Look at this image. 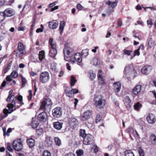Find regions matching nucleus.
Returning a JSON list of instances; mask_svg holds the SVG:
<instances>
[{
    "instance_id": "obj_1",
    "label": "nucleus",
    "mask_w": 156,
    "mask_h": 156,
    "mask_svg": "<svg viewBox=\"0 0 156 156\" xmlns=\"http://www.w3.org/2000/svg\"><path fill=\"white\" fill-rule=\"evenodd\" d=\"M93 101L94 106L98 109L104 108L107 103L104 97L98 94L94 95Z\"/></svg>"
},
{
    "instance_id": "obj_2",
    "label": "nucleus",
    "mask_w": 156,
    "mask_h": 156,
    "mask_svg": "<svg viewBox=\"0 0 156 156\" xmlns=\"http://www.w3.org/2000/svg\"><path fill=\"white\" fill-rule=\"evenodd\" d=\"M8 107L9 109L8 110L6 109H4L3 111V114H1L0 117L1 119L6 117L8 116V113H12L15 109V108L14 109V106L12 103L9 104Z\"/></svg>"
},
{
    "instance_id": "obj_3",
    "label": "nucleus",
    "mask_w": 156,
    "mask_h": 156,
    "mask_svg": "<svg viewBox=\"0 0 156 156\" xmlns=\"http://www.w3.org/2000/svg\"><path fill=\"white\" fill-rule=\"evenodd\" d=\"M50 79L49 73L47 71L42 72L39 76V80L42 83H46L48 82Z\"/></svg>"
},
{
    "instance_id": "obj_4",
    "label": "nucleus",
    "mask_w": 156,
    "mask_h": 156,
    "mask_svg": "<svg viewBox=\"0 0 156 156\" xmlns=\"http://www.w3.org/2000/svg\"><path fill=\"white\" fill-rule=\"evenodd\" d=\"M13 147L17 151L21 150L23 147V144L21 139H17L14 140L12 143Z\"/></svg>"
},
{
    "instance_id": "obj_5",
    "label": "nucleus",
    "mask_w": 156,
    "mask_h": 156,
    "mask_svg": "<svg viewBox=\"0 0 156 156\" xmlns=\"http://www.w3.org/2000/svg\"><path fill=\"white\" fill-rule=\"evenodd\" d=\"M52 104L50 98H44L42 102L40 109L44 111L48 107L52 105Z\"/></svg>"
},
{
    "instance_id": "obj_6",
    "label": "nucleus",
    "mask_w": 156,
    "mask_h": 156,
    "mask_svg": "<svg viewBox=\"0 0 156 156\" xmlns=\"http://www.w3.org/2000/svg\"><path fill=\"white\" fill-rule=\"evenodd\" d=\"M83 144L86 145L92 144L94 143L93 136L90 134H87V136L83 139Z\"/></svg>"
},
{
    "instance_id": "obj_7",
    "label": "nucleus",
    "mask_w": 156,
    "mask_h": 156,
    "mask_svg": "<svg viewBox=\"0 0 156 156\" xmlns=\"http://www.w3.org/2000/svg\"><path fill=\"white\" fill-rule=\"evenodd\" d=\"M72 51V49L69 47L65 45V47L63 50V53L64 55V59L66 61H68V58Z\"/></svg>"
},
{
    "instance_id": "obj_8",
    "label": "nucleus",
    "mask_w": 156,
    "mask_h": 156,
    "mask_svg": "<svg viewBox=\"0 0 156 156\" xmlns=\"http://www.w3.org/2000/svg\"><path fill=\"white\" fill-rule=\"evenodd\" d=\"M18 49L20 53V55L18 53H16V55L18 57L21 56V55H24L26 53L25 51V47L23 44L21 42H19L18 45Z\"/></svg>"
},
{
    "instance_id": "obj_9",
    "label": "nucleus",
    "mask_w": 156,
    "mask_h": 156,
    "mask_svg": "<svg viewBox=\"0 0 156 156\" xmlns=\"http://www.w3.org/2000/svg\"><path fill=\"white\" fill-rule=\"evenodd\" d=\"M53 116L56 118H59L62 115L61 108L60 107H56L52 111Z\"/></svg>"
},
{
    "instance_id": "obj_10",
    "label": "nucleus",
    "mask_w": 156,
    "mask_h": 156,
    "mask_svg": "<svg viewBox=\"0 0 156 156\" xmlns=\"http://www.w3.org/2000/svg\"><path fill=\"white\" fill-rule=\"evenodd\" d=\"M92 114V112L90 110H87L83 112L81 115L82 120L85 121L90 119Z\"/></svg>"
},
{
    "instance_id": "obj_11",
    "label": "nucleus",
    "mask_w": 156,
    "mask_h": 156,
    "mask_svg": "<svg viewBox=\"0 0 156 156\" xmlns=\"http://www.w3.org/2000/svg\"><path fill=\"white\" fill-rule=\"evenodd\" d=\"M152 69V67L151 65H146L143 66L141 69V72L144 74L147 75L149 74Z\"/></svg>"
},
{
    "instance_id": "obj_12",
    "label": "nucleus",
    "mask_w": 156,
    "mask_h": 156,
    "mask_svg": "<svg viewBox=\"0 0 156 156\" xmlns=\"http://www.w3.org/2000/svg\"><path fill=\"white\" fill-rule=\"evenodd\" d=\"M134 68L132 64L127 65L125 68L124 71V76L125 77L127 76V75L130 73L131 71L133 70Z\"/></svg>"
},
{
    "instance_id": "obj_13",
    "label": "nucleus",
    "mask_w": 156,
    "mask_h": 156,
    "mask_svg": "<svg viewBox=\"0 0 156 156\" xmlns=\"http://www.w3.org/2000/svg\"><path fill=\"white\" fill-rule=\"evenodd\" d=\"M147 120L149 124L154 123L156 121V118L154 115L151 113L149 114L147 117Z\"/></svg>"
},
{
    "instance_id": "obj_14",
    "label": "nucleus",
    "mask_w": 156,
    "mask_h": 156,
    "mask_svg": "<svg viewBox=\"0 0 156 156\" xmlns=\"http://www.w3.org/2000/svg\"><path fill=\"white\" fill-rule=\"evenodd\" d=\"M58 22L56 20H52L49 22V27L52 29H56L58 27Z\"/></svg>"
},
{
    "instance_id": "obj_15",
    "label": "nucleus",
    "mask_w": 156,
    "mask_h": 156,
    "mask_svg": "<svg viewBox=\"0 0 156 156\" xmlns=\"http://www.w3.org/2000/svg\"><path fill=\"white\" fill-rule=\"evenodd\" d=\"M47 118V115L44 112L40 113L38 116V119L39 121L45 122Z\"/></svg>"
},
{
    "instance_id": "obj_16",
    "label": "nucleus",
    "mask_w": 156,
    "mask_h": 156,
    "mask_svg": "<svg viewBox=\"0 0 156 156\" xmlns=\"http://www.w3.org/2000/svg\"><path fill=\"white\" fill-rule=\"evenodd\" d=\"M141 88V85H138L136 86L132 90V96L135 97L137 95L139 92L140 91Z\"/></svg>"
},
{
    "instance_id": "obj_17",
    "label": "nucleus",
    "mask_w": 156,
    "mask_h": 156,
    "mask_svg": "<svg viewBox=\"0 0 156 156\" xmlns=\"http://www.w3.org/2000/svg\"><path fill=\"white\" fill-rule=\"evenodd\" d=\"M121 84L119 82H115L113 84L114 89L115 92H119L121 89Z\"/></svg>"
},
{
    "instance_id": "obj_18",
    "label": "nucleus",
    "mask_w": 156,
    "mask_h": 156,
    "mask_svg": "<svg viewBox=\"0 0 156 156\" xmlns=\"http://www.w3.org/2000/svg\"><path fill=\"white\" fill-rule=\"evenodd\" d=\"M69 125L71 127H74L78 124V121L74 118H70L69 120Z\"/></svg>"
},
{
    "instance_id": "obj_19",
    "label": "nucleus",
    "mask_w": 156,
    "mask_h": 156,
    "mask_svg": "<svg viewBox=\"0 0 156 156\" xmlns=\"http://www.w3.org/2000/svg\"><path fill=\"white\" fill-rule=\"evenodd\" d=\"M155 41L152 37H149L147 40V46L149 48H152L155 45Z\"/></svg>"
},
{
    "instance_id": "obj_20",
    "label": "nucleus",
    "mask_w": 156,
    "mask_h": 156,
    "mask_svg": "<svg viewBox=\"0 0 156 156\" xmlns=\"http://www.w3.org/2000/svg\"><path fill=\"white\" fill-rule=\"evenodd\" d=\"M149 142L154 145H156V136L154 134H151L150 136Z\"/></svg>"
},
{
    "instance_id": "obj_21",
    "label": "nucleus",
    "mask_w": 156,
    "mask_h": 156,
    "mask_svg": "<svg viewBox=\"0 0 156 156\" xmlns=\"http://www.w3.org/2000/svg\"><path fill=\"white\" fill-rule=\"evenodd\" d=\"M53 124L54 128L59 130L61 129L62 128L63 123L58 121L54 122Z\"/></svg>"
},
{
    "instance_id": "obj_22",
    "label": "nucleus",
    "mask_w": 156,
    "mask_h": 156,
    "mask_svg": "<svg viewBox=\"0 0 156 156\" xmlns=\"http://www.w3.org/2000/svg\"><path fill=\"white\" fill-rule=\"evenodd\" d=\"M138 74L136 72V71L134 69H133V70L131 71L127 75V76H126L127 78L129 77H133V78L136 77L137 76Z\"/></svg>"
},
{
    "instance_id": "obj_23",
    "label": "nucleus",
    "mask_w": 156,
    "mask_h": 156,
    "mask_svg": "<svg viewBox=\"0 0 156 156\" xmlns=\"http://www.w3.org/2000/svg\"><path fill=\"white\" fill-rule=\"evenodd\" d=\"M118 2L117 0H115V2H112L110 1H108L106 2V4L108 5L109 6H111L112 8H114L117 5Z\"/></svg>"
},
{
    "instance_id": "obj_24",
    "label": "nucleus",
    "mask_w": 156,
    "mask_h": 156,
    "mask_svg": "<svg viewBox=\"0 0 156 156\" xmlns=\"http://www.w3.org/2000/svg\"><path fill=\"white\" fill-rule=\"evenodd\" d=\"M56 48H51L50 49L49 55L51 57H54L57 54V51Z\"/></svg>"
},
{
    "instance_id": "obj_25",
    "label": "nucleus",
    "mask_w": 156,
    "mask_h": 156,
    "mask_svg": "<svg viewBox=\"0 0 156 156\" xmlns=\"http://www.w3.org/2000/svg\"><path fill=\"white\" fill-rule=\"evenodd\" d=\"M3 12L5 17H9L13 15L12 11L9 8L6 9Z\"/></svg>"
},
{
    "instance_id": "obj_26",
    "label": "nucleus",
    "mask_w": 156,
    "mask_h": 156,
    "mask_svg": "<svg viewBox=\"0 0 156 156\" xmlns=\"http://www.w3.org/2000/svg\"><path fill=\"white\" fill-rule=\"evenodd\" d=\"M45 143L46 145L48 147H50L52 145V139L50 137L47 136L46 137Z\"/></svg>"
},
{
    "instance_id": "obj_27",
    "label": "nucleus",
    "mask_w": 156,
    "mask_h": 156,
    "mask_svg": "<svg viewBox=\"0 0 156 156\" xmlns=\"http://www.w3.org/2000/svg\"><path fill=\"white\" fill-rule=\"evenodd\" d=\"M15 97L14 95H9L7 98V99L6 101L8 102H11L14 103V104H12L14 107L15 106V102L14 101Z\"/></svg>"
},
{
    "instance_id": "obj_28",
    "label": "nucleus",
    "mask_w": 156,
    "mask_h": 156,
    "mask_svg": "<svg viewBox=\"0 0 156 156\" xmlns=\"http://www.w3.org/2000/svg\"><path fill=\"white\" fill-rule=\"evenodd\" d=\"M82 56L78 53H76L74 56V58L75 60L78 62H80L82 61V59L81 57Z\"/></svg>"
},
{
    "instance_id": "obj_29",
    "label": "nucleus",
    "mask_w": 156,
    "mask_h": 156,
    "mask_svg": "<svg viewBox=\"0 0 156 156\" xmlns=\"http://www.w3.org/2000/svg\"><path fill=\"white\" fill-rule=\"evenodd\" d=\"M27 142L28 145L30 147H33L35 144V140L33 138H30L27 140Z\"/></svg>"
},
{
    "instance_id": "obj_30",
    "label": "nucleus",
    "mask_w": 156,
    "mask_h": 156,
    "mask_svg": "<svg viewBox=\"0 0 156 156\" xmlns=\"http://www.w3.org/2000/svg\"><path fill=\"white\" fill-rule=\"evenodd\" d=\"M65 22L64 21H61L60 22L59 27V30L60 34H62L63 31L64 27L65 25Z\"/></svg>"
},
{
    "instance_id": "obj_31",
    "label": "nucleus",
    "mask_w": 156,
    "mask_h": 156,
    "mask_svg": "<svg viewBox=\"0 0 156 156\" xmlns=\"http://www.w3.org/2000/svg\"><path fill=\"white\" fill-rule=\"evenodd\" d=\"M88 74L90 79L91 80H93L96 77V75L92 70H90L88 72Z\"/></svg>"
},
{
    "instance_id": "obj_32",
    "label": "nucleus",
    "mask_w": 156,
    "mask_h": 156,
    "mask_svg": "<svg viewBox=\"0 0 156 156\" xmlns=\"http://www.w3.org/2000/svg\"><path fill=\"white\" fill-rule=\"evenodd\" d=\"M49 43L51 48H56V45L54 42L53 39L50 38L49 40Z\"/></svg>"
},
{
    "instance_id": "obj_33",
    "label": "nucleus",
    "mask_w": 156,
    "mask_h": 156,
    "mask_svg": "<svg viewBox=\"0 0 156 156\" xmlns=\"http://www.w3.org/2000/svg\"><path fill=\"white\" fill-rule=\"evenodd\" d=\"M125 100L126 102V104L127 107L130 108V105L131 103V100H130L129 97V96H126L125 98Z\"/></svg>"
},
{
    "instance_id": "obj_34",
    "label": "nucleus",
    "mask_w": 156,
    "mask_h": 156,
    "mask_svg": "<svg viewBox=\"0 0 156 156\" xmlns=\"http://www.w3.org/2000/svg\"><path fill=\"white\" fill-rule=\"evenodd\" d=\"M125 156H135L133 152L130 150H127L125 152Z\"/></svg>"
},
{
    "instance_id": "obj_35",
    "label": "nucleus",
    "mask_w": 156,
    "mask_h": 156,
    "mask_svg": "<svg viewBox=\"0 0 156 156\" xmlns=\"http://www.w3.org/2000/svg\"><path fill=\"white\" fill-rule=\"evenodd\" d=\"M91 62L94 65L96 66L99 64L100 61L99 59L95 58L93 59Z\"/></svg>"
},
{
    "instance_id": "obj_36",
    "label": "nucleus",
    "mask_w": 156,
    "mask_h": 156,
    "mask_svg": "<svg viewBox=\"0 0 156 156\" xmlns=\"http://www.w3.org/2000/svg\"><path fill=\"white\" fill-rule=\"evenodd\" d=\"M88 53L89 50L88 49H85L82 50L80 55L83 57L86 58L88 55Z\"/></svg>"
},
{
    "instance_id": "obj_37",
    "label": "nucleus",
    "mask_w": 156,
    "mask_h": 156,
    "mask_svg": "<svg viewBox=\"0 0 156 156\" xmlns=\"http://www.w3.org/2000/svg\"><path fill=\"white\" fill-rule=\"evenodd\" d=\"M142 107V105L139 102L136 103L134 105V109L137 111H139L140 108Z\"/></svg>"
},
{
    "instance_id": "obj_38",
    "label": "nucleus",
    "mask_w": 156,
    "mask_h": 156,
    "mask_svg": "<svg viewBox=\"0 0 156 156\" xmlns=\"http://www.w3.org/2000/svg\"><path fill=\"white\" fill-rule=\"evenodd\" d=\"M38 124L37 121L34 120L32 121L31 125L33 128L35 129L37 128L38 125Z\"/></svg>"
},
{
    "instance_id": "obj_39",
    "label": "nucleus",
    "mask_w": 156,
    "mask_h": 156,
    "mask_svg": "<svg viewBox=\"0 0 156 156\" xmlns=\"http://www.w3.org/2000/svg\"><path fill=\"white\" fill-rule=\"evenodd\" d=\"M80 136L82 137L83 139L87 136V135L86 133V131L84 129H81L80 130Z\"/></svg>"
},
{
    "instance_id": "obj_40",
    "label": "nucleus",
    "mask_w": 156,
    "mask_h": 156,
    "mask_svg": "<svg viewBox=\"0 0 156 156\" xmlns=\"http://www.w3.org/2000/svg\"><path fill=\"white\" fill-rule=\"evenodd\" d=\"M55 141V144L58 146H60L61 144V140L58 137H55L54 138Z\"/></svg>"
},
{
    "instance_id": "obj_41",
    "label": "nucleus",
    "mask_w": 156,
    "mask_h": 156,
    "mask_svg": "<svg viewBox=\"0 0 156 156\" xmlns=\"http://www.w3.org/2000/svg\"><path fill=\"white\" fill-rule=\"evenodd\" d=\"M44 52L43 51H41L39 53V59L41 61L44 57Z\"/></svg>"
},
{
    "instance_id": "obj_42",
    "label": "nucleus",
    "mask_w": 156,
    "mask_h": 156,
    "mask_svg": "<svg viewBox=\"0 0 156 156\" xmlns=\"http://www.w3.org/2000/svg\"><path fill=\"white\" fill-rule=\"evenodd\" d=\"M128 132L129 133L130 136L131 137L132 135H134L135 134V131L132 128H128Z\"/></svg>"
},
{
    "instance_id": "obj_43",
    "label": "nucleus",
    "mask_w": 156,
    "mask_h": 156,
    "mask_svg": "<svg viewBox=\"0 0 156 156\" xmlns=\"http://www.w3.org/2000/svg\"><path fill=\"white\" fill-rule=\"evenodd\" d=\"M143 45H140L138 49L136 50V51H134V56H135L136 55H140V52L139 51V49L140 48H143Z\"/></svg>"
},
{
    "instance_id": "obj_44",
    "label": "nucleus",
    "mask_w": 156,
    "mask_h": 156,
    "mask_svg": "<svg viewBox=\"0 0 156 156\" xmlns=\"http://www.w3.org/2000/svg\"><path fill=\"white\" fill-rule=\"evenodd\" d=\"M132 52L131 50H128L126 49H124L123 50V54L124 55H126L128 56L130 55L131 53Z\"/></svg>"
},
{
    "instance_id": "obj_45",
    "label": "nucleus",
    "mask_w": 156,
    "mask_h": 156,
    "mask_svg": "<svg viewBox=\"0 0 156 156\" xmlns=\"http://www.w3.org/2000/svg\"><path fill=\"white\" fill-rule=\"evenodd\" d=\"M17 72L16 71H13L11 74V77L13 78H15L18 76Z\"/></svg>"
},
{
    "instance_id": "obj_46",
    "label": "nucleus",
    "mask_w": 156,
    "mask_h": 156,
    "mask_svg": "<svg viewBox=\"0 0 156 156\" xmlns=\"http://www.w3.org/2000/svg\"><path fill=\"white\" fill-rule=\"evenodd\" d=\"M5 16L3 12H0V23L5 19Z\"/></svg>"
},
{
    "instance_id": "obj_47",
    "label": "nucleus",
    "mask_w": 156,
    "mask_h": 156,
    "mask_svg": "<svg viewBox=\"0 0 156 156\" xmlns=\"http://www.w3.org/2000/svg\"><path fill=\"white\" fill-rule=\"evenodd\" d=\"M76 81V80L75 79V78L73 76H71L70 82L71 85L72 86H74Z\"/></svg>"
},
{
    "instance_id": "obj_48",
    "label": "nucleus",
    "mask_w": 156,
    "mask_h": 156,
    "mask_svg": "<svg viewBox=\"0 0 156 156\" xmlns=\"http://www.w3.org/2000/svg\"><path fill=\"white\" fill-rule=\"evenodd\" d=\"M20 76L22 79V85L23 87H24L25 86V84L27 82L26 80L22 75H21Z\"/></svg>"
},
{
    "instance_id": "obj_49",
    "label": "nucleus",
    "mask_w": 156,
    "mask_h": 156,
    "mask_svg": "<svg viewBox=\"0 0 156 156\" xmlns=\"http://www.w3.org/2000/svg\"><path fill=\"white\" fill-rule=\"evenodd\" d=\"M42 155L43 156H51V154L50 152L45 151L43 152Z\"/></svg>"
},
{
    "instance_id": "obj_50",
    "label": "nucleus",
    "mask_w": 156,
    "mask_h": 156,
    "mask_svg": "<svg viewBox=\"0 0 156 156\" xmlns=\"http://www.w3.org/2000/svg\"><path fill=\"white\" fill-rule=\"evenodd\" d=\"M17 99L19 101L20 104L21 105H22L23 104V103L22 102L23 97L22 96H19L17 98Z\"/></svg>"
},
{
    "instance_id": "obj_51",
    "label": "nucleus",
    "mask_w": 156,
    "mask_h": 156,
    "mask_svg": "<svg viewBox=\"0 0 156 156\" xmlns=\"http://www.w3.org/2000/svg\"><path fill=\"white\" fill-rule=\"evenodd\" d=\"M140 156H144V152L143 150L141 148H140L138 150Z\"/></svg>"
},
{
    "instance_id": "obj_52",
    "label": "nucleus",
    "mask_w": 156,
    "mask_h": 156,
    "mask_svg": "<svg viewBox=\"0 0 156 156\" xmlns=\"http://www.w3.org/2000/svg\"><path fill=\"white\" fill-rule=\"evenodd\" d=\"M29 93V95L27 96L28 99L29 101H30L31 100L32 97V92L30 90L28 91Z\"/></svg>"
},
{
    "instance_id": "obj_53",
    "label": "nucleus",
    "mask_w": 156,
    "mask_h": 156,
    "mask_svg": "<svg viewBox=\"0 0 156 156\" xmlns=\"http://www.w3.org/2000/svg\"><path fill=\"white\" fill-rule=\"evenodd\" d=\"M76 154H77V155L78 156H82L83 153V150H77L76 152Z\"/></svg>"
},
{
    "instance_id": "obj_54",
    "label": "nucleus",
    "mask_w": 156,
    "mask_h": 156,
    "mask_svg": "<svg viewBox=\"0 0 156 156\" xmlns=\"http://www.w3.org/2000/svg\"><path fill=\"white\" fill-rule=\"evenodd\" d=\"M101 117L100 115L98 114L96 115V122H98L101 120Z\"/></svg>"
},
{
    "instance_id": "obj_55",
    "label": "nucleus",
    "mask_w": 156,
    "mask_h": 156,
    "mask_svg": "<svg viewBox=\"0 0 156 156\" xmlns=\"http://www.w3.org/2000/svg\"><path fill=\"white\" fill-rule=\"evenodd\" d=\"M103 74V72L102 70H99L98 72V78L103 77L102 75Z\"/></svg>"
},
{
    "instance_id": "obj_56",
    "label": "nucleus",
    "mask_w": 156,
    "mask_h": 156,
    "mask_svg": "<svg viewBox=\"0 0 156 156\" xmlns=\"http://www.w3.org/2000/svg\"><path fill=\"white\" fill-rule=\"evenodd\" d=\"M94 149V153L97 152L98 150V147L96 145H94L93 147H92L91 149L92 150Z\"/></svg>"
},
{
    "instance_id": "obj_57",
    "label": "nucleus",
    "mask_w": 156,
    "mask_h": 156,
    "mask_svg": "<svg viewBox=\"0 0 156 156\" xmlns=\"http://www.w3.org/2000/svg\"><path fill=\"white\" fill-rule=\"evenodd\" d=\"M72 91H71H71L69 90L66 93V95L69 97H72L73 96V94H72Z\"/></svg>"
},
{
    "instance_id": "obj_58",
    "label": "nucleus",
    "mask_w": 156,
    "mask_h": 156,
    "mask_svg": "<svg viewBox=\"0 0 156 156\" xmlns=\"http://www.w3.org/2000/svg\"><path fill=\"white\" fill-rule=\"evenodd\" d=\"M98 80H99V83L101 84H103L105 82L103 79V77L98 78Z\"/></svg>"
},
{
    "instance_id": "obj_59",
    "label": "nucleus",
    "mask_w": 156,
    "mask_h": 156,
    "mask_svg": "<svg viewBox=\"0 0 156 156\" xmlns=\"http://www.w3.org/2000/svg\"><path fill=\"white\" fill-rule=\"evenodd\" d=\"M7 147L8 150L9 151H13L12 148L11 147L9 143L7 144Z\"/></svg>"
},
{
    "instance_id": "obj_60",
    "label": "nucleus",
    "mask_w": 156,
    "mask_h": 156,
    "mask_svg": "<svg viewBox=\"0 0 156 156\" xmlns=\"http://www.w3.org/2000/svg\"><path fill=\"white\" fill-rule=\"evenodd\" d=\"M141 25L142 26H143L144 24L142 21H138L135 24V25Z\"/></svg>"
},
{
    "instance_id": "obj_61",
    "label": "nucleus",
    "mask_w": 156,
    "mask_h": 156,
    "mask_svg": "<svg viewBox=\"0 0 156 156\" xmlns=\"http://www.w3.org/2000/svg\"><path fill=\"white\" fill-rule=\"evenodd\" d=\"M76 8L80 10L83 8V7L80 4H78L76 5Z\"/></svg>"
},
{
    "instance_id": "obj_62",
    "label": "nucleus",
    "mask_w": 156,
    "mask_h": 156,
    "mask_svg": "<svg viewBox=\"0 0 156 156\" xmlns=\"http://www.w3.org/2000/svg\"><path fill=\"white\" fill-rule=\"evenodd\" d=\"M36 132L38 135H41L42 132V129H37Z\"/></svg>"
},
{
    "instance_id": "obj_63",
    "label": "nucleus",
    "mask_w": 156,
    "mask_h": 156,
    "mask_svg": "<svg viewBox=\"0 0 156 156\" xmlns=\"http://www.w3.org/2000/svg\"><path fill=\"white\" fill-rule=\"evenodd\" d=\"M6 84V81L5 80H4L1 84V86L0 87V88L2 89L4 87Z\"/></svg>"
},
{
    "instance_id": "obj_64",
    "label": "nucleus",
    "mask_w": 156,
    "mask_h": 156,
    "mask_svg": "<svg viewBox=\"0 0 156 156\" xmlns=\"http://www.w3.org/2000/svg\"><path fill=\"white\" fill-rule=\"evenodd\" d=\"M43 29L42 28H39L37 29L36 30V32L37 33H39V32H42L43 31Z\"/></svg>"
}]
</instances>
